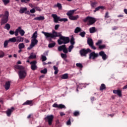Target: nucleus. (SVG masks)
Returning <instances> with one entry per match:
<instances>
[{
  "instance_id": "obj_62",
  "label": "nucleus",
  "mask_w": 127,
  "mask_h": 127,
  "mask_svg": "<svg viewBox=\"0 0 127 127\" xmlns=\"http://www.w3.org/2000/svg\"><path fill=\"white\" fill-rule=\"evenodd\" d=\"M66 125L67 126H70V125H71V121L70 120V119H69L68 121L67 122Z\"/></svg>"
},
{
  "instance_id": "obj_51",
  "label": "nucleus",
  "mask_w": 127,
  "mask_h": 127,
  "mask_svg": "<svg viewBox=\"0 0 127 127\" xmlns=\"http://www.w3.org/2000/svg\"><path fill=\"white\" fill-rule=\"evenodd\" d=\"M77 67H79V68H83V65L81 64L77 63L76 64Z\"/></svg>"
},
{
  "instance_id": "obj_3",
  "label": "nucleus",
  "mask_w": 127,
  "mask_h": 127,
  "mask_svg": "<svg viewBox=\"0 0 127 127\" xmlns=\"http://www.w3.org/2000/svg\"><path fill=\"white\" fill-rule=\"evenodd\" d=\"M58 44L61 45V44H67L70 42V38L68 37H61L59 40H58Z\"/></svg>"
},
{
  "instance_id": "obj_48",
  "label": "nucleus",
  "mask_w": 127,
  "mask_h": 127,
  "mask_svg": "<svg viewBox=\"0 0 127 127\" xmlns=\"http://www.w3.org/2000/svg\"><path fill=\"white\" fill-rule=\"evenodd\" d=\"M61 56L62 58H67V55H66L65 54L62 53L61 54Z\"/></svg>"
},
{
  "instance_id": "obj_19",
  "label": "nucleus",
  "mask_w": 127,
  "mask_h": 127,
  "mask_svg": "<svg viewBox=\"0 0 127 127\" xmlns=\"http://www.w3.org/2000/svg\"><path fill=\"white\" fill-rule=\"evenodd\" d=\"M45 19V17L43 16H40L39 17H37L34 18V20H44Z\"/></svg>"
},
{
  "instance_id": "obj_49",
  "label": "nucleus",
  "mask_w": 127,
  "mask_h": 127,
  "mask_svg": "<svg viewBox=\"0 0 127 127\" xmlns=\"http://www.w3.org/2000/svg\"><path fill=\"white\" fill-rule=\"evenodd\" d=\"M97 3H98L97 2H92V3H91V5L92 7H95Z\"/></svg>"
},
{
  "instance_id": "obj_59",
  "label": "nucleus",
  "mask_w": 127,
  "mask_h": 127,
  "mask_svg": "<svg viewBox=\"0 0 127 127\" xmlns=\"http://www.w3.org/2000/svg\"><path fill=\"white\" fill-rule=\"evenodd\" d=\"M53 108H59V105H58V104H57V103H55L53 105Z\"/></svg>"
},
{
  "instance_id": "obj_13",
  "label": "nucleus",
  "mask_w": 127,
  "mask_h": 127,
  "mask_svg": "<svg viewBox=\"0 0 127 127\" xmlns=\"http://www.w3.org/2000/svg\"><path fill=\"white\" fill-rule=\"evenodd\" d=\"M99 55L100 56H102V59L103 60H106L108 58L107 55L105 54V52L104 51H101L100 52H99Z\"/></svg>"
},
{
  "instance_id": "obj_44",
  "label": "nucleus",
  "mask_w": 127,
  "mask_h": 127,
  "mask_svg": "<svg viewBox=\"0 0 127 127\" xmlns=\"http://www.w3.org/2000/svg\"><path fill=\"white\" fill-rule=\"evenodd\" d=\"M32 103V101L28 100L26 102H25L23 105H30V104Z\"/></svg>"
},
{
  "instance_id": "obj_41",
  "label": "nucleus",
  "mask_w": 127,
  "mask_h": 127,
  "mask_svg": "<svg viewBox=\"0 0 127 127\" xmlns=\"http://www.w3.org/2000/svg\"><path fill=\"white\" fill-rule=\"evenodd\" d=\"M42 74H46L47 73V68H44L43 70H41Z\"/></svg>"
},
{
  "instance_id": "obj_52",
  "label": "nucleus",
  "mask_w": 127,
  "mask_h": 127,
  "mask_svg": "<svg viewBox=\"0 0 127 127\" xmlns=\"http://www.w3.org/2000/svg\"><path fill=\"white\" fill-rule=\"evenodd\" d=\"M4 56L3 52H0V58H2Z\"/></svg>"
},
{
  "instance_id": "obj_23",
  "label": "nucleus",
  "mask_w": 127,
  "mask_h": 127,
  "mask_svg": "<svg viewBox=\"0 0 127 127\" xmlns=\"http://www.w3.org/2000/svg\"><path fill=\"white\" fill-rule=\"evenodd\" d=\"M15 68L16 69H18V70H20V71L21 70H24V67H23V66L22 65H15Z\"/></svg>"
},
{
  "instance_id": "obj_28",
  "label": "nucleus",
  "mask_w": 127,
  "mask_h": 127,
  "mask_svg": "<svg viewBox=\"0 0 127 127\" xmlns=\"http://www.w3.org/2000/svg\"><path fill=\"white\" fill-rule=\"evenodd\" d=\"M8 41L9 42H12V43H14V42H16L17 39H16V38L15 37H13L12 38H10L8 40Z\"/></svg>"
},
{
  "instance_id": "obj_35",
  "label": "nucleus",
  "mask_w": 127,
  "mask_h": 127,
  "mask_svg": "<svg viewBox=\"0 0 127 127\" xmlns=\"http://www.w3.org/2000/svg\"><path fill=\"white\" fill-rule=\"evenodd\" d=\"M105 89H106V85L104 84H102L100 88V91H103Z\"/></svg>"
},
{
  "instance_id": "obj_9",
  "label": "nucleus",
  "mask_w": 127,
  "mask_h": 127,
  "mask_svg": "<svg viewBox=\"0 0 127 127\" xmlns=\"http://www.w3.org/2000/svg\"><path fill=\"white\" fill-rule=\"evenodd\" d=\"M30 64H31V69L33 71H35V70L37 69V65H36V64H37V62L36 61L31 62Z\"/></svg>"
},
{
  "instance_id": "obj_2",
  "label": "nucleus",
  "mask_w": 127,
  "mask_h": 127,
  "mask_svg": "<svg viewBox=\"0 0 127 127\" xmlns=\"http://www.w3.org/2000/svg\"><path fill=\"white\" fill-rule=\"evenodd\" d=\"M0 16H2L0 21V25H3V24H5V23H7V21H8L9 12H8V11H5L4 13V14H1Z\"/></svg>"
},
{
  "instance_id": "obj_43",
  "label": "nucleus",
  "mask_w": 127,
  "mask_h": 127,
  "mask_svg": "<svg viewBox=\"0 0 127 127\" xmlns=\"http://www.w3.org/2000/svg\"><path fill=\"white\" fill-rule=\"evenodd\" d=\"M9 42V41H4V44H3L4 48H6V47L8 45V42Z\"/></svg>"
},
{
  "instance_id": "obj_12",
  "label": "nucleus",
  "mask_w": 127,
  "mask_h": 127,
  "mask_svg": "<svg viewBox=\"0 0 127 127\" xmlns=\"http://www.w3.org/2000/svg\"><path fill=\"white\" fill-rule=\"evenodd\" d=\"M99 56V54H96L95 52H92L89 55V59H95V58H97Z\"/></svg>"
},
{
  "instance_id": "obj_46",
  "label": "nucleus",
  "mask_w": 127,
  "mask_h": 127,
  "mask_svg": "<svg viewBox=\"0 0 127 127\" xmlns=\"http://www.w3.org/2000/svg\"><path fill=\"white\" fill-rule=\"evenodd\" d=\"M65 108H66L65 107V105H64L63 104H60V105H59V109H65Z\"/></svg>"
},
{
  "instance_id": "obj_42",
  "label": "nucleus",
  "mask_w": 127,
  "mask_h": 127,
  "mask_svg": "<svg viewBox=\"0 0 127 127\" xmlns=\"http://www.w3.org/2000/svg\"><path fill=\"white\" fill-rule=\"evenodd\" d=\"M85 35H86V32H85V31L81 32L79 34V35H80L81 37H85Z\"/></svg>"
},
{
  "instance_id": "obj_40",
  "label": "nucleus",
  "mask_w": 127,
  "mask_h": 127,
  "mask_svg": "<svg viewBox=\"0 0 127 127\" xmlns=\"http://www.w3.org/2000/svg\"><path fill=\"white\" fill-rule=\"evenodd\" d=\"M104 7L102 6H98L95 8V10H94V12H96V11H98V10H100V9L103 8Z\"/></svg>"
},
{
  "instance_id": "obj_8",
  "label": "nucleus",
  "mask_w": 127,
  "mask_h": 127,
  "mask_svg": "<svg viewBox=\"0 0 127 127\" xmlns=\"http://www.w3.org/2000/svg\"><path fill=\"white\" fill-rule=\"evenodd\" d=\"M90 52H92V51L90 50V49H87L86 50L83 49L80 51V54L81 56H86V55Z\"/></svg>"
},
{
  "instance_id": "obj_10",
  "label": "nucleus",
  "mask_w": 127,
  "mask_h": 127,
  "mask_svg": "<svg viewBox=\"0 0 127 127\" xmlns=\"http://www.w3.org/2000/svg\"><path fill=\"white\" fill-rule=\"evenodd\" d=\"M53 119H54V117L52 115L47 116L45 118L46 120H48L49 126H51V125L52 124V121H53Z\"/></svg>"
},
{
  "instance_id": "obj_37",
  "label": "nucleus",
  "mask_w": 127,
  "mask_h": 127,
  "mask_svg": "<svg viewBox=\"0 0 127 127\" xmlns=\"http://www.w3.org/2000/svg\"><path fill=\"white\" fill-rule=\"evenodd\" d=\"M2 1L3 2L4 5H6V4H8L10 2V0H2Z\"/></svg>"
},
{
  "instance_id": "obj_53",
  "label": "nucleus",
  "mask_w": 127,
  "mask_h": 127,
  "mask_svg": "<svg viewBox=\"0 0 127 127\" xmlns=\"http://www.w3.org/2000/svg\"><path fill=\"white\" fill-rule=\"evenodd\" d=\"M30 13H35V8H33L30 10Z\"/></svg>"
},
{
  "instance_id": "obj_33",
  "label": "nucleus",
  "mask_w": 127,
  "mask_h": 127,
  "mask_svg": "<svg viewBox=\"0 0 127 127\" xmlns=\"http://www.w3.org/2000/svg\"><path fill=\"white\" fill-rule=\"evenodd\" d=\"M70 43L71 45H74V44H75V39L74 37H72L71 38Z\"/></svg>"
},
{
  "instance_id": "obj_61",
  "label": "nucleus",
  "mask_w": 127,
  "mask_h": 127,
  "mask_svg": "<svg viewBox=\"0 0 127 127\" xmlns=\"http://www.w3.org/2000/svg\"><path fill=\"white\" fill-rule=\"evenodd\" d=\"M21 0V2H25V3H26L27 1H29L30 0Z\"/></svg>"
},
{
  "instance_id": "obj_31",
  "label": "nucleus",
  "mask_w": 127,
  "mask_h": 127,
  "mask_svg": "<svg viewBox=\"0 0 127 127\" xmlns=\"http://www.w3.org/2000/svg\"><path fill=\"white\" fill-rule=\"evenodd\" d=\"M4 28L7 30H9V29H10V25L9 23H6L4 27Z\"/></svg>"
},
{
  "instance_id": "obj_1",
  "label": "nucleus",
  "mask_w": 127,
  "mask_h": 127,
  "mask_svg": "<svg viewBox=\"0 0 127 127\" xmlns=\"http://www.w3.org/2000/svg\"><path fill=\"white\" fill-rule=\"evenodd\" d=\"M42 33L44 34L45 36H46V38H49L50 37L51 38H54V37H62L63 36H62V34H61V33H57L55 31H53L52 33L45 32L44 31L42 32Z\"/></svg>"
},
{
  "instance_id": "obj_39",
  "label": "nucleus",
  "mask_w": 127,
  "mask_h": 127,
  "mask_svg": "<svg viewBox=\"0 0 127 127\" xmlns=\"http://www.w3.org/2000/svg\"><path fill=\"white\" fill-rule=\"evenodd\" d=\"M41 59L42 62H44V61H46L47 60V58L45 56L42 55Z\"/></svg>"
},
{
  "instance_id": "obj_26",
  "label": "nucleus",
  "mask_w": 127,
  "mask_h": 127,
  "mask_svg": "<svg viewBox=\"0 0 127 127\" xmlns=\"http://www.w3.org/2000/svg\"><path fill=\"white\" fill-rule=\"evenodd\" d=\"M37 31H35L32 36V39H36L37 38Z\"/></svg>"
},
{
  "instance_id": "obj_16",
  "label": "nucleus",
  "mask_w": 127,
  "mask_h": 127,
  "mask_svg": "<svg viewBox=\"0 0 127 127\" xmlns=\"http://www.w3.org/2000/svg\"><path fill=\"white\" fill-rule=\"evenodd\" d=\"M4 88L5 90H7L10 88V81H6L5 82Z\"/></svg>"
},
{
  "instance_id": "obj_7",
  "label": "nucleus",
  "mask_w": 127,
  "mask_h": 127,
  "mask_svg": "<svg viewBox=\"0 0 127 127\" xmlns=\"http://www.w3.org/2000/svg\"><path fill=\"white\" fill-rule=\"evenodd\" d=\"M18 75L20 79H24V78L26 77L27 73H26V71L21 70L18 71Z\"/></svg>"
},
{
  "instance_id": "obj_64",
  "label": "nucleus",
  "mask_w": 127,
  "mask_h": 127,
  "mask_svg": "<svg viewBox=\"0 0 127 127\" xmlns=\"http://www.w3.org/2000/svg\"><path fill=\"white\" fill-rule=\"evenodd\" d=\"M90 47H91V48L92 49H94V50H96V47L94 46V45L90 46Z\"/></svg>"
},
{
  "instance_id": "obj_50",
  "label": "nucleus",
  "mask_w": 127,
  "mask_h": 127,
  "mask_svg": "<svg viewBox=\"0 0 127 127\" xmlns=\"http://www.w3.org/2000/svg\"><path fill=\"white\" fill-rule=\"evenodd\" d=\"M64 53L67 54L68 53V49H67V48L65 47L64 49V50H63Z\"/></svg>"
},
{
  "instance_id": "obj_22",
  "label": "nucleus",
  "mask_w": 127,
  "mask_h": 127,
  "mask_svg": "<svg viewBox=\"0 0 127 127\" xmlns=\"http://www.w3.org/2000/svg\"><path fill=\"white\" fill-rule=\"evenodd\" d=\"M35 58H36V55L34 54L33 53H32L28 57L29 59H35Z\"/></svg>"
},
{
  "instance_id": "obj_25",
  "label": "nucleus",
  "mask_w": 127,
  "mask_h": 127,
  "mask_svg": "<svg viewBox=\"0 0 127 127\" xmlns=\"http://www.w3.org/2000/svg\"><path fill=\"white\" fill-rule=\"evenodd\" d=\"M25 47V45H24V43H21L19 44L18 45V48L19 49H23Z\"/></svg>"
},
{
  "instance_id": "obj_29",
  "label": "nucleus",
  "mask_w": 127,
  "mask_h": 127,
  "mask_svg": "<svg viewBox=\"0 0 127 127\" xmlns=\"http://www.w3.org/2000/svg\"><path fill=\"white\" fill-rule=\"evenodd\" d=\"M89 31L90 33H94L96 32V27H92L89 29Z\"/></svg>"
},
{
  "instance_id": "obj_45",
  "label": "nucleus",
  "mask_w": 127,
  "mask_h": 127,
  "mask_svg": "<svg viewBox=\"0 0 127 127\" xmlns=\"http://www.w3.org/2000/svg\"><path fill=\"white\" fill-rule=\"evenodd\" d=\"M74 48V46L72 45H70L68 47V52H71L72 51V49Z\"/></svg>"
},
{
  "instance_id": "obj_15",
  "label": "nucleus",
  "mask_w": 127,
  "mask_h": 127,
  "mask_svg": "<svg viewBox=\"0 0 127 127\" xmlns=\"http://www.w3.org/2000/svg\"><path fill=\"white\" fill-rule=\"evenodd\" d=\"M114 94H116V95H118L119 97H122V91L120 90H113Z\"/></svg>"
},
{
  "instance_id": "obj_20",
  "label": "nucleus",
  "mask_w": 127,
  "mask_h": 127,
  "mask_svg": "<svg viewBox=\"0 0 127 127\" xmlns=\"http://www.w3.org/2000/svg\"><path fill=\"white\" fill-rule=\"evenodd\" d=\"M87 43L89 46L94 45V42H93V40L91 38H88Z\"/></svg>"
},
{
  "instance_id": "obj_56",
  "label": "nucleus",
  "mask_w": 127,
  "mask_h": 127,
  "mask_svg": "<svg viewBox=\"0 0 127 127\" xmlns=\"http://www.w3.org/2000/svg\"><path fill=\"white\" fill-rule=\"evenodd\" d=\"M37 10L38 11H41V9L39 7H35V10Z\"/></svg>"
},
{
  "instance_id": "obj_17",
  "label": "nucleus",
  "mask_w": 127,
  "mask_h": 127,
  "mask_svg": "<svg viewBox=\"0 0 127 127\" xmlns=\"http://www.w3.org/2000/svg\"><path fill=\"white\" fill-rule=\"evenodd\" d=\"M76 10H77L76 9H74V10H69L68 11L67 13H66V15L67 16H68V17H69L70 16H72V15L74 13V12L75 11H76Z\"/></svg>"
},
{
  "instance_id": "obj_63",
  "label": "nucleus",
  "mask_w": 127,
  "mask_h": 127,
  "mask_svg": "<svg viewBox=\"0 0 127 127\" xmlns=\"http://www.w3.org/2000/svg\"><path fill=\"white\" fill-rule=\"evenodd\" d=\"M105 17H106V18H109V12H107L106 13Z\"/></svg>"
},
{
  "instance_id": "obj_38",
  "label": "nucleus",
  "mask_w": 127,
  "mask_h": 127,
  "mask_svg": "<svg viewBox=\"0 0 127 127\" xmlns=\"http://www.w3.org/2000/svg\"><path fill=\"white\" fill-rule=\"evenodd\" d=\"M56 45V43H51L49 44L48 47H49V48H52V47H54L55 45Z\"/></svg>"
},
{
  "instance_id": "obj_60",
  "label": "nucleus",
  "mask_w": 127,
  "mask_h": 127,
  "mask_svg": "<svg viewBox=\"0 0 127 127\" xmlns=\"http://www.w3.org/2000/svg\"><path fill=\"white\" fill-rule=\"evenodd\" d=\"M59 26H60V25H56L55 26V30H57V29H58V28H59Z\"/></svg>"
},
{
  "instance_id": "obj_11",
  "label": "nucleus",
  "mask_w": 127,
  "mask_h": 127,
  "mask_svg": "<svg viewBox=\"0 0 127 127\" xmlns=\"http://www.w3.org/2000/svg\"><path fill=\"white\" fill-rule=\"evenodd\" d=\"M52 17L54 18V21L55 23H58V21H60V17L58 16L56 14H52Z\"/></svg>"
},
{
  "instance_id": "obj_34",
  "label": "nucleus",
  "mask_w": 127,
  "mask_h": 127,
  "mask_svg": "<svg viewBox=\"0 0 127 127\" xmlns=\"http://www.w3.org/2000/svg\"><path fill=\"white\" fill-rule=\"evenodd\" d=\"M54 69L55 70V74L56 75L59 71V70H58V67L55 65L54 66Z\"/></svg>"
},
{
  "instance_id": "obj_21",
  "label": "nucleus",
  "mask_w": 127,
  "mask_h": 127,
  "mask_svg": "<svg viewBox=\"0 0 127 127\" xmlns=\"http://www.w3.org/2000/svg\"><path fill=\"white\" fill-rule=\"evenodd\" d=\"M54 7H58L59 9L62 10V4L60 3H57L54 5Z\"/></svg>"
},
{
  "instance_id": "obj_47",
  "label": "nucleus",
  "mask_w": 127,
  "mask_h": 127,
  "mask_svg": "<svg viewBox=\"0 0 127 127\" xmlns=\"http://www.w3.org/2000/svg\"><path fill=\"white\" fill-rule=\"evenodd\" d=\"M60 21L62 22L64 21V22H66V21H68V19L67 18H60Z\"/></svg>"
},
{
  "instance_id": "obj_55",
  "label": "nucleus",
  "mask_w": 127,
  "mask_h": 127,
  "mask_svg": "<svg viewBox=\"0 0 127 127\" xmlns=\"http://www.w3.org/2000/svg\"><path fill=\"white\" fill-rule=\"evenodd\" d=\"M9 34L11 35H13V34H15V32L12 30H10L9 32Z\"/></svg>"
},
{
  "instance_id": "obj_18",
  "label": "nucleus",
  "mask_w": 127,
  "mask_h": 127,
  "mask_svg": "<svg viewBox=\"0 0 127 127\" xmlns=\"http://www.w3.org/2000/svg\"><path fill=\"white\" fill-rule=\"evenodd\" d=\"M69 19H70V20H77V19H78V18H79V15H77L76 16H70L69 17H68Z\"/></svg>"
},
{
  "instance_id": "obj_30",
  "label": "nucleus",
  "mask_w": 127,
  "mask_h": 127,
  "mask_svg": "<svg viewBox=\"0 0 127 127\" xmlns=\"http://www.w3.org/2000/svg\"><path fill=\"white\" fill-rule=\"evenodd\" d=\"M66 47V45H64L62 46H60V47H58V50L59 51H62L64 50V48Z\"/></svg>"
},
{
  "instance_id": "obj_4",
  "label": "nucleus",
  "mask_w": 127,
  "mask_h": 127,
  "mask_svg": "<svg viewBox=\"0 0 127 127\" xmlns=\"http://www.w3.org/2000/svg\"><path fill=\"white\" fill-rule=\"evenodd\" d=\"M84 22H87V25L90 26V25H92L96 22V19L90 16L86 17L85 19L83 20Z\"/></svg>"
},
{
  "instance_id": "obj_27",
  "label": "nucleus",
  "mask_w": 127,
  "mask_h": 127,
  "mask_svg": "<svg viewBox=\"0 0 127 127\" xmlns=\"http://www.w3.org/2000/svg\"><path fill=\"white\" fill-rule=\"evenodd\" d=\"M81 31H82L81 28L77 27L74 30V33H79Z\"/></svg>"
},
{
  "instance_id": "obj_54",
  "label": "nucleus",
  "mask_w": 127,
  "mask_h": 127,
  "mask_svg": "<svg viewBox=\"0 0 127 127\" xmlns=\"http://www.w3.org/2000/svg\"><path fill=\"white\" fill-rule=\"evenodd\" d=\"M106 45H99V49H104V48H105Z\"/></svg>"
},
{
  "instance_id": "obj_58",
  "label": "nucleus",
  "mask_w": 127,
  "mask_h": 127,
  "mask_svg": "<svg viewBox=\"0 0 127 127\" xmlns=\"http://www.w3.org/2000/svg\"><path fill=\"white\" fill-rule=\"evenodd\" d=\"M79 112L78 111H75L74 113V116L75 117H77V116H79Z\"/></svg>"
},
{
  "instance_id": "obj_14",
  "label": "nucleus",
  "mask_w": 127,
  "mask_h": 127,
  "mask_svg": "<svg viewBox=\"0 0 127 127\" xmlns=\"http://www.w3.org/2000/svg\"><path fill=\"white\" fill-rule=\"evenodd\" d=\"M14 111V108L11 107V109H9L7 111H6V115L8 117H10V115H11V113Z\"/></svg>"
},
{
  "instance_id": "obj_5",
  "label": "nucleus",
  "mask_w": 127,
  "mask_h": 127,
  "mask_svg": "<svg viewBox=\"0 0 127 127\" xmlns=\"http://www.w3.org/2000/svg\"><path fill=\"white\" fill-rule=\"evenodd\" d=\"M38 43V40H37V39H32L31 44L30 45V46L27 48L28 50H31V49H32L35 45H37Z\"/></svg>"
},
{
  "instance_id": "obj_24",
  "label": "nucleus",
  "mask_w": 127,
  "mask_h": 127,
  "mask_svg": "<svg viewBox=\"0 0 127 127\" xmlns=\"http://www.w3.org/2000/svg\"><path fill=\"white\" fill-rule=\"evenodd\" d=\"M24 39L22 37H17V42H23Z\"/></svg>"
},
{
  "instance_id": "obj_6",
  "label": "nucleus",
  "mask_w": 127,
  "mask_h": 127,
  "mask_svg": "<svg viewBox=\"0 0 127 127\" xmlns=\"http://www.w3.org/2000/svg\"><path fill=\"white\" fill-rule=\"evenodd\" d=\"M18 33H20L21 36H23V35H24V33H25V32L24 30L21 29V27H18V28L15 31V36H18Z\"/></svg>"
},
{
  "instance_id": "obj_36",
  "label": "nucleus",
  "mask_w": 127,
  "mask_h": 127,
  "mask_svg": "<svg viewBox=\"0 0 127 127\" xmlns=\"http://www.w3.org/2000/svg\"><path fill=\"white\" fill-rule=\"evenodd\" d=\"M68 78V74L65 73L62 75V79H64V80Z\"/></svg>"
},
{
  "instance_id": "obj_57",
  "label": "nucleus",
  "mask_w": 127,
  "mask_h": 127,
  "mask_svg": "<svg viewBox=\"0 0 127 127\" xmlns=\"http://www.w3.org/2000/svg\"><path fill=\"white\" fill-rule=\"evenodd\" d=\"M102 40H99L96 43V45H100V44H102Z\"/></svg>"
},
{
  "instance_id": "obj_32",
  "label": "nucleus",
  "mask_w": 127,
  "mask_h": 127,
  "mask_svg": "<svg viewBox=\"0 0 127 127\" xmlns=\"http://www.w3.org/2000/svg\"><path fill=\"white\" fill-rule=\"evenodd\" d=\"M26 10H27V8L24 7V8L20 9L19 12H20V13H24V12L26 11Z\"/></svg>"
}]
</instances>
